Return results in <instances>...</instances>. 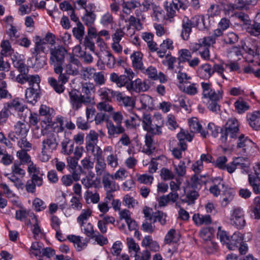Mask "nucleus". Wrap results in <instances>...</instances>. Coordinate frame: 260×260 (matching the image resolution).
Returning <instances> with one entry per match:
<instances>
[{
	"label": "nucleus",
	"instance_id": "nucleus-1",
	"mask_svg": "<svg viewBox=\"0 0 260 260\" xmlns=\"http://www.w3.org/2000/svg\"><path fill=\"white\" fill-rule=\"evenodd\" d=\"M81 67L80 60L73 54H70L68 63L63 67L61 66V73L58 75V79L53 77H49L48 82L54 90L57 93H62L65 89L64 85L68 82L69 76H76L79 74V68Z\"/></svg>",
	"mask_w": 260,
	"mask_h": 260
},
{
	"label": "nucleus",
	"instance_id": "nucleus-2",
	"mask_svg": "<svg viewBox=\"0 0 260 260\" xmlns=\"http://www.w3.org/2000/svg\"><path fill=\"white\" fill-rule=\"evenodd\" d=\"M201 85L202 89V98L208 99L207 108L212 112L218 114L220 111L219 103L222 99V90L221 88L215 89L209 82H202Z\"/></svg>",
	"mask_w": 260,
	"mask_h": 260
},
{
	"label": "nucleus",
	"instance_id": "nucleus-3",
	"mask_svg": "<svg viewBox=\"0 0 260 260\" xmlns=\"http://www.w3.org/2000/svg\"><path fill=\"white\" fill-rule=\"evenodd\" d=\"M56 121L57 122H54L52 124V126L55 129V131L47 133L46 138L42 142L43 149H46L48 152H52L56 150L58 145V136L57 133L62 132L64 129L63 117H57Z\"/></svg>",
	"mask_w": 260,
	"mask_h": 260
},
{
	"label": "nucleus",
	"instance_id": "nucleus-4",
	"mask_svg": "<svg viewBox=\"0 0 260 260\" xmlns=\"http://www.w3.org/2000/svg\"><path fill=\"white\" fill-rule=\"evenodd\" d=\"M240 134L239 124L236 118L229 119L220 129V140L222 143L227 144L236 139Z\"/></svg>",
	"mask_w": 260,
	"mask_h": 260
},
{
	"label": "nucleus",
	"instance_id": "nucleus-5",
	"mask_svg": "<svg viewBox=\"0 0 260 260\" xmlns=\"http://www.w3.org/2000/svg\"><path fill=\"white\" fill-rule=\"evenodd\" d=\"M67 52V50L62 45L50 48L49 62L53 67L55 73H61V66L64 63L65 56Z\"/></svg>",
	"mask_w": 260,
	"mask_h": 260
},
{
	"label": "nucleus",
	"instance_id": "nucleus-6",
	"mask_svg": "<svg viewBox=\"0 0 260 260\" xmlns=\"http://www.w3.org/2000/svg\"><path fill=\"white\" fill-rule=\"evenodd\" d=\"M203 18L200 15H195L190 19L184 16L182 20L181 36L184 40H188L192 27H197L199 24L203 22Z\"/></svg>",
	"mask_w": 260,
	"mask_h": 260
},
{
	"label": "nucleus",
	"instance_id": "nucleus-7",
	"mask_svg": "<svg viewBox=\"0 0 260 260\" xmlns=\"http://www.w3.org/2000/svg\"><path fill=\"white\" fill-rule=\"evenodd\" d=\"M98 141V134L93 131H90L86 138V149L95 159L103 156L102 150L97 145Z\"/></svg>",
	"mask_w": 260,
	"mask_h": 260
},
{
	"label": "nucleus",
	"instance_id": "nucleus-8",
	"mask_svg": "<svg viewBox=\"0 0 260 260\" xmlns=\"http://www.w3.org/2000/svg\"><path fill=\"white\" fill-rule=\"evenodd\" d=\"M237 150L241 155H247L252 153L257 145L244 134L240 135L238 137Z\"/></svg>",
	"mask_w": 260,
	"mask_h": 260
},
{
	"label": "nucleus",
	"instance_id": "nucleus-9",
	"mask_svg": "<svg viewBox=\"0 0 260 260\" xmlns=\"http://www.w3.org/2000/svg\"><path fill=\"white\" fill-rule=\"evenodd\" d=\"M13 109L16 111L22 112L24 110V106L18 101V99H14L12 101L4 103V107L0 111V124L6 122L11 114V110Z\"/></svg>",
	"mask_w": 260,
	"mask_h": 260
},
{
	"label": "nucleus",
	"instance_id": "nucleus-10",
	"mask_svg": "<svg viewBox=\"0 0 260 260\" xmlns=\"http://www.w3.org/2000/svg\"><path fill=\"white\" fill-rule=\"evenodd\" d=\"M32 84L29 85L25 91V98L27 102L35 104L40 98L41 89L40 87V78L36 77Z\"/></svg>",
	"mask_w": 260,
	"mask_h": 260
},
{
	"label": "nucleus",
	"instance_id": "nucleus-11",
	"mask_svg": "<svg viewBox=\"0 0 260 260\" xmlns=\"http://www.w3.org/2000/svg\"><path fill=\"white\" fill-rule=\"evenodd\" d=\"M69 101L72 109L74 111H77L83 105H87L89 104L87 102L79 91L76 89H72L69 92Z\"/></svg>",
	"mask_w": 260,
	"mask_h": 260
},
{
	"label": "nucleus",
	"instance_id": "nucleus-12",
	"mask_svg": "<svg viewBox=\"0 0 260 260\" xmlns=\"http://www.w3.org/2000/svg\"><path fill=\"white\" fill-rule=\"evenodd\" d=\"M29 127L25 122L18 121L14 125V131L10 132L8 138L12 141H16L20 138L26 136Z\"/></svg>",
	"mask_w": 260,
	"mask_h": 260
},
{
	"label": "nucleus",
	"instance_id": "nucleus-13",
	"mask_svg": "<svg viewBox=\"0 0 260 260\" xmlns=\"http://www.w3.org/2000/svg\"><path fill=\"white\" fill-rule=\"evenodd\" d=\"M242 49L249 55L254 57L259 55L258 42L251 38H247L241 43Z\"/></svg>",
	"mask_w": 260,
	"mask_h": 260
},
{
	"label": "nucleus",
	"instance_id": "nucleus-14",
	"mask_svg": "<svg viewBox=\"0 0 260 260\" xmlns=\"http://www.w3.org/2000/svg\"><path fill=\"white\" fill-rule=\"evenodd\" d=\"M230 220L232 224L237 229H243L246 224L243 209L239 207L234 208L231 215Z\"/></svg>",
	"mask_w": 260,
	"mask_h": 260
},
{
	"label": "nucleus",
	"instance_id": "nucleus-15",
	"mask_svg": "<svg viewBox=\"0 0 260 260\" xmlns=\"http://www.w3.org/2000/svg\"><path fill=\"white\" fill-rule=\"evenodd\" d=\"M254 174L248 175V182L255 194H260V165L254 170Z\"/></svg>",
	"mask_w": 260,
	"mask_h": 260
},
{
	"label": "nucleus",
	"instance_id": "nucleus-16",
	"mask_svg": "<svg viewBox=\"0 0 260 260\" xmlns=\"http://www.w3.org/2000/svg\"><path fill=\"white\" fill-rule=\"evenodd\" d=\"M113 175L107 172L102 177V184L105 190L117 191L119 190V185L114 180Z\"/></svg>",
	"mask_w": 260,
	"mask_h": 260
},
{
	"label": "nucleus",
	"instance_id": "nucleus-17",
	"mask_svg": "<svg viewBox=\"0 0 260 260\" xmlns=\"http://www.w3.org/2000/svg\"><path fill=\"white\" fill-rule=\"evenodd\" d=\"M185 8L186 5L178 0H173L170 3L167 2L166 5L167 15L170 18H173L175 16L176 11H178L180 9L185 10Z\"/></svg>",
	"mask_w": 260,
	"mask_h": 260
},
{
	"label": "nucleus",
	"instance_id": "nucleus-18",
	"mask_svg": "<svg viewBox=\"0 0 260 260\" xmlns=\"http://www.w3.org/2000/svg\"><path fill=\"white\" fill-rule=\"evenodd\" d=\"M95 86L92 83L85 82L82 83L81 90V95L90 104H91L94 100L92 93H94Z\"/></svg>",
	"mask_w": 260,
	"mask_h": 260
},
{
	"label": "nucleus",
	"instance_id": "nucleus-19",
	"mask_svg": "<svg viewBox=\"0 0 260 260\" xmlns=\"http://www.w3.org/2000/svg\"><path fill=\"white\" fill-rule=\"evenodd\" d=\"M128 90L135 91L137 92L146 91L149 88V85L145 81H142L140 79H137L134 81H131L127 85Z\"/></svg>",
	"mask_w": 260,
	"mask_h": 260
},
{
	"label": "nucleus",
	"instance_id": "nucleus-20",
	"mask_svg": "<svg viewBox=\"0 0 260 260\" xmlns=\"http://www.w3.org/2000/svg\"><path fill=\"white\" fill-rule=\"evenodd\" d=\"M46 50V42L44 40H41L40 37L37 36L35 46L30 50L31 54L33 56L45 55Z\"/></svg>",
	"mask_w": 260,
	"mask_h": 260
},
{
	"label": "nucleus",
	"instance_id": "nucleus-21",
	"mask_svg": "<svg viewBox=\"0 0 260 260\" xmlns=\"http://www.w3.org/2000/svg\"><path fill=\"white\" fill-rule=\"evenodd\" d=\"M43 184L42 177H38L34 175L31 176L24 185L25 189L28 193L34 194L36 192V186H41Z\"/></svg>",
	"mask_w": 260,
	"mask_h": 260
},
{
	"label": "nucleus",
	"instance_id": "nucleus-22",
	"mask_svg": "<svg viewBox=\"0 0 260 260\" xmlns=\"http://www.w3.org/2000/svg\"><path fill=\"white\" fill-rule=\"evenodd\" d=\"M143 56V54L140 51H134L131 55L132 67L135 70L144 71Z\"/></svg>",
	"mask_w": 260,
	"mask_h": 260
},
{
	"label": "nucleus",
	"instance_id": "nucleus-23",
	"mask_svg": "<svg viewBox=\"0 0 260 260\" xmlns=\"http://www.w3.org/2000/svg\"><path fill=\"white\" fill-rule=\"evenodd\" d=\"M98 92L101 99L105 102H112L113 99H116L118 91H115L106 87L100 88Z\"/></svg>",
	"mask_w": 260,
	"mask_h": 260
},
{
	"label": "nucleus",
	"instance_id": "nucleus-24",
	"mask_svg": "<svg viewBox=\"0 0 260 260\" xmlns=\"http://www.w3.org/2000/svg\"><path fill=\"white\" fill-rule=\"evenodd\" d=\"M28 69H25L24 71L19 72L20 74L18 75L16 77V81L21 84L28 82L29 85H30V84H32V83L35 81L36 77H40L38 75H28Z\"/></svg>",
	"mask_w": 260,
	"mask_h": 260
},
{
	"label": "nucleus",
	"instance_id": "nucleus-25",
	"mask_svg": "<svg viewBox=\"0 0 260 260\" xmlns=\"http://www.w3.org/2000/svg\"><path fill=\"white\" fill-rule=\"evenodd\" d=\"M116 101L119 105L125 107L133 108L135 106V101L132 97L126 96L119 91L117 94Z\"/></svg>",
	"mask_w": 260,
	"mask_h": 260
},
{
	"label": "nucleus",
	"instance_id": "nucleus-26",
	"mask_svg": "<svg viewBox=\"0 0 260 260\" xmlns=\"http://www.w3.org/2000/svg\"><path fill=\"white\" fill-rule=\"evenodd\" d=\"M174 49L173 41L169 38L164 40L159 45L157 55L160 58L164 57L167 55V50H172Z\"/></svg>",
	"mask_w": 260,
	"mask_h": 260
},
{
	"label": "nucleus",
	"instance_id": "nucleus-27",
	"mask_svg": "<svg viewBox=\"0 0 260 260\" xmlns=\"http://www.w3.org/2000/svg\"><path fill=\"white\" fill-rule=\"evenodd\" d=\"M10 56H11V60L13 66L16 68L19 72L24 71V69H27L21 54L17 52H14Z\"/></svg>",
	"mask_w": 260,
	"mask_h": 260
},
{
	"label": "nucleus",
	"instance_id": "nucleus-28",
	"mask_svg": "<svg viewBox=\"0 0 260 260\" xmlns=\"http://www.w3.org/2000/svg\"><path fill=\"white\" fill-rule=\"evenodd\" d=\"M189 129L191 133H200L201 136L206 138L208 135V132H206L202 129L201 124L198 121L197 119L193 118L189 121Z\"/></svg>",
	"mask_w": 260,
	"mask_h": 260
},
{
	"label": "nucleus",
	"instance_id": "nucleus-29",
	"mask_svg": "<svg viewBox=\"0 0 260 260\" xmlns=\"http://www.w3.org/2000/svg\"><path fill=\"white\" fill-rule=\"evenodd\" d=\"M153 125V123H151L150 115L144 114L143 116L142 126L143 129L147 132V134H149L153 136L161 135L162 134H156L155 133L154 134L151 131V128L156 129L155 126Z\"/></svg>",
	"mask_w": 260,
	"mask_h": 260
},
{
	"label": "nucleus",
	"instance_id": "nucleus-30",
	"mask_svg": "<svg viewBox=\"0 0 260 260\" xmlns=\"http://www.w3.org/2000/svg\"><path fill=\"white\" fill-rule=\"evenodd\" d=\"M67 238L70 241L74 243L76 249L79 251L85 248L89 241L87 239H85L82 241L81 237L73 235H69Z\"/></svg>",
	"mask_w": 260,
	"mask_h": 260
},
{
	"label": "nucleus",
	"instance_id": "nucleus-31",
	"mask_svg": "<svg viewBox=\"0 0 260 260\" xmlns=\"http://www.w3.org/2000/svg\"><path fill=\"white\" fill-rule=\"evenodd\" d=\"M151 123H153V126L156 127V129L151 128V131L154 134L155 133L156 134H162V127L164 125V120L161 115L159 113L155 114L153 118L151 117Z\"/></svg>",
	"mask_w": 260,
	"mask_h": 260
},
{
	"label": "nucleus",
	"instance_id": "nucleus-32",
	"mask_svg": "<svg viewBox=\"0 0 260 260\" xmlns=\"http://www.w3.org/2000/svg\"><path fill=\"white\" fill-rule=\"evenodd\" d=\"M61 153L69 155L74 152V142L69 138L65 137L61 143Z\"/></svg>",
	"mask_w": 260,
	"mask_h": 260
},
{
	"label": "nucleus",
	"instance_id": "nucleus-33",
	"mask_svg": "<svg viewBox=\"0 0 260 260\" xmlns=\"http://www.w3.org/2000/svg\"><path fill=\"white\" fill-rule=\"evenodd\" d=\"M71 173V174L64 175L61 179L62 184L66 186H71L74 181L80 180L81 173L79 171H73Z\"/></svg>",
	"mask_w": 260,
	"mask_h": 260
},
{
	"label": "nucleus",
	"instance_id": "nucleus-34",
	"mask_svg": "<svg viewBox=\"0 0 260 260\" xmlns=\"http://www.w3.org/2000/svg\"><path fill=\"white\" fill-rule=\"evenodd\" d=\"M243 236L239 232H235L230 238V241L229 245V249L230 250H234L239 245L243 243Z\"/></svg>",
	"mask_w": 260,
	"mask_h": 260
},
{
	"label": "nucleus",
	"instance_id": "nucleus-35",
	"mask_svg": "<svg viewBox=\"0 0 260 260\" xmlns=\"http://www.w3.org/2000/svg\"><path fill=\"white\" fill-rule=\"evenodd\" d=\"M213 74L212 66L209 63H206L200 67L198 70V76L203 79H208Z\"/></svg>",
	"mask_w": 260,
	"mask_h": 260
},
{
	"label": "nucleus",
	"instance_id": "nucleus-36",
	"mask_svg": "<svg viewBox=\"0 0 260 260\" xmlns=\"http://www.w3.org/2000/svg\"><path fill=\"white\" fill-rule=\"evenodd\" d=\"M153 136L149 134L145 135V145L143 147L144 151L148 154H151L155 149Z\"/></svg>",
	"mask_w": 260,
	"mask_h": 260
},
{
	"label": "nucleus",
	"instance_id": "nucleus-37",
	"mask_svg": "<svg viewBox=\"0 0 260 260\" xmlns=\"http://www.w3.org/2000/svg\"><path fill=\"white\" fill-rule=\"evenodd\" d=\"M94 177V174L92 175H88L82 178L81 180V183L86 189L90 188H98L100 184V181L99 180L95 179L93 180L92 178Z\"/></svg>",
	"mask_w": 260,
	"mask_h": 260
},
{
	"label": "nucleus",
	"instance_id": "nucleus-38",
	"mask_svg": "<svg viewBox=\"0 0 260 260\" xmlns=\"http://www.w3.org/2000/svg\"><path fill=\"white\" fill-rule=\"evenodd\" d=\"M6 77L4 73H0V100L3 99H11V94L6 89L7 83L3 79Z\"/></svg>",
	"mask_w": 260,
	"mask_h": 260
},
{
	"label": "nucleus",
	"instance_id": "nucleus-39",
	"mask_svg": "<svg viewBox=\"0 0 260 260\" xmlns=\"http://www.w3.org/2000/svg\"><path fill=\"white\" fill-rule=\"evenodd\" d=\"M248 120L251 127L255 130L260 128V111H255L248 116Z\"/></svg>",
	"mask_w": 260,
	"mask_h": 260
},
{
	"label": "nucleus",
	"instance_id": "nucleus-40",
	"mask_svg": "<svg viewBox=\"0 0 260 260\" xmlns=\"http://www.w3.org/2000/svg\"><path fill=\"white\" fill-rule=\"evenodd\" d=\"M192 220L196 224L198 225L204 224L208 225L212 222V219L209 215L195 214L192 217Z\"/></svg>",
	"mask_w": 260,
	"mask_h": 260
},
{
	"label": "nucleus",
	"instance_id": "nucleus-41",
	"mask_svg": "<svg viewBox=\"0 0 260 260\" xmlns=\"http://www.w3.org/2000/svg\"><path fill=\"white\" fill-rule=\"evenodd\" d=\"M189 83V84H185V85L182 84L179 86V88L184 93L188 95H194L198 92L199 85L198 84L193 83Z\"/></svg>",
	"mask_w": 260,
	"mask_h": 260
},
{
	"label": "nucleus",
	"instance_id": "nucleus-42",
	"mask_svg": "<svg viewBox=\"0 0 260 260\" xmlns=\"http://www.w3.org/2000/svg\"><path fill=\"white\" fill-rule=\"evenodd\" d=\"M207 180L205 176L195 174L191 177V187L194 189H200L202 184L206 183Z\"/></svg>",
	"mask_w": 260,
	"mask_h": 260
},
{
	"label": "nucleus",
	"instance_id": "nucleus-43",
	"mask_svg": "<svg viewBox=\"0 0 260 260\" xmlns=\"http://www.w3.org/2000/svg\"><path fill=\"white\" fill-rule=\"evenodd\" d=\"M96 164L95 166V172L98 176H101L105 173L106 168V164L105 161V159L103 156L97 157L95 159Z\"/></svg>",
	"mask_w": 260,
	"mask_h": 260
},
{
	"label": "nucleus",
	"instance_id": "nucleus-44",
	"mask_svg": "<svg viewBox=\"0 0 260 260\" xmlns=\"http://www.w3.org/2000/svg\"><path fill=\"white\" fill-rule=\"evenodd\" d=\"M107 127L108 128V133L110 136H114L115 135H119L123 134L125 129L121 124H117L115 125L112 122L107 123Z\"/></svg>",
	"mask_w": 260,
	"mask_h": 260
},
{
	"label": "nucleus",
	"instance_id": "nucleus-45",
	"mask_svg": "<svg viewBox=\"0 0 260 260\" xmlns=\"http://www.w3.org/2000/svg\"><path fill=\"white\" fill-rule=\"evenodd\" d=\"M123 11L125 13L129 14L131 10L141 6L140 0H131L122 3Z\"/></svg>",
	"mask_w": 260,
	"mask_h": 260
},
{
	"label": "nucleus",
	"instance_id": "nucleus-46",
	"mask_svg": "<svg viewBox=\"0 0 260 260\" xmlns=\"http://www.w3.org/2000/svg\"><path fill=\"white\" fill-rule=\"evenodd\" d=\"M40 114L42 116H46L47 117L46 121L44 120L48 125H50L52 122L51 115L54 113V110L52 108H50L46 105H41L39 110Z\"/></svg>",
	"mask_w": 260,
	"mask_h": 260
},
{
	"label": "nucleus",
	"instance_id": "nucleus-47",
	"mask_svg": "<svg viewBox=\"0 0 260 260\" xmlns=\"http://www.w3.org/2000/svg\"><path fill=\"white\" fill-rule=\"evenodd\" d=\"M247 159L242 157H238L234 159V163L236 165L237 169H241L242 173L247 172L249 168V163Z\"/></svg>",
	"mask_w": 260,
	"mask_h": 260
},
{
	"label": "nucleus",
	"instance_id": "nucleus-48",
	"mask_svg": "<svg viewBox=\"0 0 260 260\" xmlns=\"http://www.w3.org/2000/svg\"><path fill=\"white\" fill-rule=\"evenodd\" d=\"M179 56L177 58L179 64L180 63L185 62H188L189 59L191 58V53L187 49H181L178 52Z\"/></svg>",
	"mask_w": 260,
	"mask_h": 260
},
{
	"label": "nucleus",
	"instance_id": "nucleus-49",
	"mask_svg": "<svg viewBox=\"0 0 260 260\" xmlns=\"http://www.w3.org/2000/svg\"><path fill=\"white\" fill-rule=\"evenodd\" d=\"M73 36L78 40L81 41L84 35V27L81 22L77 23V26L73 28Z\"/></svg>",
	"mask_w": 260,
	"mask_h": 260
},
{
	"label": "nucleus",
	"instance_id": "nucleus-50",
	"mask_svg": "<svg viewBox=\"0 0 260 260\" xmlns=\"http://www.w3.org/2000/svg\"><path fill=\"white\" fill-rule=\"evenodd\" d=\"M166 59L162 61V64L168 67V69L173 71L174 70V63L176 62L177 58L171 55V53L169 52L165 56Z\"/></svg>",
	"mask_w": 260,
	"mask_h": 260
},
{
	"label": "nucleus",
	"instance_id": "nucleus-51",
	"mask_svg": "<svg viewBox=\"0 0 260 260\" xmlns=\"http://www.w3.org/2000/svg\"><path fill=\"white\" fill-rule=\"evenodd\" d=\"M1 46L2 48L1 55L7 56L11 55L15 52L8 40L3 41L1 43Z\"/></svg>",
	"mask_w": 260,
	"mask_h": 260
},
{
	"label": "nucleus",
	"instance_id": "nucleus-52",
	"mask_svg": "<svg viewBox=\"0 0 260 260\" xmlns=\"http://www.w3.org/2000/svg\"><path fill=\"white\" fill-rule=\"evenodd\" d=\"M96 15L94 12H85L81 19L85 25L91 26L94 23Z\"/></svg>",
	"mask_w": 260,
	"mask_h": 260
},
{
	"label": "nucleus",
	"instance_id": "nucleus-53",
	"mask_svg": "<svg viewBox=\"0 0 260 260\" xmlns=\"http://www.w3.org/2000/svg\"><path fill=\"white\" fill-rule=\"evenodd\" d=\"M105 64L110 69L115 68L116 60L115 57L109 51H106L104 57Z\"/></svg>",
	"mask_w": 260,
	"mask_h": 260
},
{
	"label": "nucleus",
	"instance_id": "nucleus-54",
	"mask_svg": "<svg viewBox=\"0 0 260 260\" xmlns=\"http://www.w3.org/2000/svg\"><path fill=\"white\" fill-rule=\"evenodd\" d=\"M139 99L143 109H146L153 106V99L150 96L143 94L140 95Z\"/></svg>",
	"mask_w": 260,
	"mask_h": 260
},
{
	"label": "nucleus",
	"instance_id": "nucleus-55",
	"mask_svg": "<svg viewBox=\"0 0 260 260\" xmlns=\"http://www.w3.org/2000/svg\"><path fill=\"white\" fill-rule=\"evenodd\" d=\"M214 233V230L211 227L203 228L200 231V236L205 241H210Z\"/></svg>",
	"mask_w": 260,
	"mask_h": 260
},
{
	"label": "nucleus",
	"instance_id": "nucleus-56",
	"mask_svg": "<svg viewBox=\"0 0 260 260\" xmlns=\"http://www.w3.org/2000/svg\"><path fill=\"white\" fill-rule=\"evenodd\" d=\"M179 235L177 234L174 229H171L166 234L165 238V242L166 244H170L172 242H177L179 240Z\"/></svg>",
	"mask_w": 260,
	"mask_h": 260
},
{
	"label": "nucleus",
	"instance_id": "nucleus-57",
	"mask_svg": "<svg viewBox=\"0 0 260 260\" xmlns=\"http://www.w3.org/2000/svg\"><path fill=\"white\" fill-rule=\"evenodd\" d=\"M249 26L246 28L247 32L250 35L256 37L260 35V25L255 21L252 24H248Z\"/></svg>",
	"mask_w": 260,
	"mask_h": 260
},
{
	"label": "nucleus",
	"instance_id": "nucleus-58",
	"mask_svg": "<svg viewBox=\"0 0 260 260\" xmlns=\"http://www.w3.org/2000/svg\"><path fill=\"white\" fill-rule=\"evenodd\" d=\"M28 172L30 175V177L35 175L38 177H42L44 175V174L40 171V168L37 167L36 165L32 162L29 163L28 167Z\"/></svg>",
	"mask_w": 260,
	"mask_h": 260
},
{
	"label": "nucleus",
	"instance_id": "nucleus-59",
	"mask_svg": "<svg viewBox=\"0 0 260 260\" xmlns=\"http://www.w3.org/2000/svg\"><path fill=\"white\" fill-rule=\"evenodd\" d=\"M164 216L165 215L162 212L158 211L152 213V216L150 218V221H153V222L158 221L161 223V224L164 225L166 222Z\"/></svg>",
	"mask_w": 260,
	"mask_h": 260
},
{
	"label": "nucleus",
	"instance_id": "nucleus-60",
	"mask_svg": "<svg viewBox=\"0 0 260 260\" xmlns=\"http://www.w3.org/2000/svg\"><path fill=\"white\" fill-rule=\"evenodd\" d=\"M220 227H219V231L217 233V238L220 239V242L223 244H225L226 247L229 248L231 237L228 235V234L225 231H220Z\"/></svg>",
	"mask_w": 260,
	"mask_h": 260
},
{
	"label": "nucleus",
	"instance_id": "nucleus-61",
	"mask_svg": "<svg viewBox=\"0 0 260 260\" xmlns=\"http://www.w3.org/2000/svg\"><path fill=\"white\" fill-rule=\"evenodd\" d=\"M224 196L221 202L223 207L226 206L233 200L234 196V192L233 190H224Z\"/></svg>",
	"mask_w": 260,
	"mask_h": 260
},
{
	"label": "nucleus",
	"instance_id": "nucleus-62",
	"mask_svg": "<svg viewBox=\"0 0 260 260\" xmlns=\"http://www.w3.org/2000/svg\"><path fill=\"white\" fill-rule=\"evenodd\" d=\"M20 140L18 141V146L21 148V150L29 151L32 148V144L27 141L26 136L19 138Z\"/></svg>",
	"mask_w": 260,
	"mask_h": 260
},
{
	"label": "nucleus",
	"instance_id": "nucleus-63",
	"mask_svg": "<svg viewBox=\"0 0 260 260\" xmlns=\"http://www.w3.org/2000/svg\"><path fill=\"white\" fill-rule=\"evenodd\" d=\"M93 80L97 85H103L105 83L106 79L103 72H96L93 76Z\"/></svg>",
	"mask_w": 260,
	"mask_h": 260
},
{
	"label": "nucleus",
	"instance_id": "nucleus-64",
	"mask_svg": "<svg viewBox=\"0 0 260 260\" xmlns=\"http://www.w3.org/2000/svg\"><path fill=\"white\" fill-rule=\"evenodd\" d=\"M254 207L252 210L255 219H260V197H255L254 199Z\"/></svg>",
	"mask_w": 260,
	"mask_h": 260
}]
</instances>
